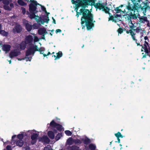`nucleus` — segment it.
Wrapping results in <instances>:
<instances>
[{
    "label": "nucleus",
    "mask_w": 150,
    "mask_h": 150,
    "mask_svg": "<svg viewBox=\"0 0 150 150\" xmlns=\"http://www.w3.org/2000/svg\"><path fill=\"white\" fill-rule=\"evenodd\" d=\"M89 148L91 150H95L96 148V146L93 144H89Z\"/></svg>",
    "instance_id": "nucleus-34"
},
{
    "label": "nucleus",
    "mask_w": 150,
    "mask_h": 150,
    "mask_svg": "<svg viewBox=\"0 0 150 150\" xmlns=\"http://www.w3.org/2000/svg\"><path fill=\"white\" fill-rule=\"evenodd\" d=\"M0 34H1L2 35L4 36H7L8 33V32L5 31L4 30H1L0 32Z\"/></svg>",
    "instance_id": "nucleus-28"
},
{
    "label": "nucleus",
    "mask_w": 150,
    "mask_h": 150,
    "mask_svg": "<svg viewBox=\"0 0 150 150\" xmlns=\"http://www.w3.org/2000/svg\"><path fill=\"white\" fill-rule=\"evenodd\" d=\"M22 30V28L21 25L18 24H16L13 30L14 33L16 32L17 33H20Z\"/></svg>",
    "instance_id": "nucleus-12"
},
{
    "label": "nucleus",
    "mask_w": 150,
    "mask_h": 150,
    "mask_svg": "<svg viewBox=\"0 0 150 150\" xmlns=\"http://www.w3.org/2000/svg\"><path fill=\"white\" fill-rule=\"evenodd\" d=\"M93 19V15L90 11L85 20L83 22H82V23H85L87 30H90L94 26V24L93 23L95 22V21Z\"/></svg>",
    "instance_id": "nucleus-5"
},
{
    "label": "nucleus",
    "mask_w": 150,
    "mask_h": 150,
    "mask_svg": "<svg viewBox=\"0 0 150 150\" xmlns=\"http://www.w3.org/2000/svg\"><path fill=\"white\" fill-rule=\"evenodd\" d=\"M62 136V134L61 133H59L55 137V139L56 141H58L59 139Z\"/></svg>",
    "instance_id": "nucleus-33"
},
{
    "label": "nucleus",
    "mask_w": 150,
    "mask_h": 150,
    "mask_svg": "<svg viewBox=\"0 0 150 150\" xmlns=\"http://www.w3.org/2000/svg\"><path fill=\"white\" fill-rule=\"evenodd\" d=\"M144 39L145 40H146L148 39V37L147 36H145L144 37Z\"/></svg>",
    "instance_id": "nucleus-62"
},
{
    "label": "nucleus",
    "mask_w": 150,
    "mask_h": 150,
    "mask_svg": "<svg viewBox=\"0 0 150 150\" xmlns=\"http://www.w3.org/2000/svg\"><path fill=\"white\" fill-rule=\"evenodd\" d=\"M76 12L79 15H82V16L81 19V21H82L81 23H82V22H83V21L85 20L90 11L89 9L83 8L79 10V12H78L77 10H76Z\"/></svg>",
    "instance_id": "nucleus-7"
},
{
    "label": "nucleus",
    "mask_w": 150,
    "mask_h": 150,
    "mask_svg": "<svg viewBox=\"0 0 150 150\" xmlns=\"http://www.w3.org/2000/svg\"><path fill=\"white\" fill-rule=\"evenodd\" d=\"M34 41L35 42L39 41V39L37 36H34Z\"/></svg>",
    "instance_id": "nucleus-47"
},
{
    "label": "nucleus",
    "mask_w": 150,
    "mask_h": 150,
    "mask_svg": "<svg viewBox=\"0 0 150 150\" xmlns=\"http://www.w3.org/2000/svg\"><path fill=\"white\" fill-rule=\"evenodd\" d=\"M33 40V36L30 35H27L24 41L28 45L30 44H33L32 43Z\"/></svg>",
    "instance_id": "nucleus-10"
},
{
    "label": "nucleus",
    "mask_w": 150,
    "mask_h": 150,
    "mask_svg": "<svg viewBox=\"0 0 150 150\" xmlns=\"http://www.w3.org/2000/svg\"><path fill=\"white\" fill-rule=\"evenodd\" d=\"M21 54V52L19 51H17L16 50H11L9 54V56L10 58H13L14 57L17 56Z\"/></svg>",
    "instance_id": "nucleus-11"
},
{
    "label": "nucleus",
    "mask_w": 150,
    "mask_h": 150,
    "mask_svg": "<svg viewBox=\"0 0 150 150\" xmlns=\"http://www.w3.org/2000/svg\"><path fill=\"white\" fill-rule=\"evenodd\" d=\"M62 32L61 30L60 29H57L56 30V32L57 33H60Z\"/></svg>",
    "instance_id": "nucleus-53"
},
{
    "label": "nucleus",
    "mask_w": 150,
    "mask_h": 150,
    "mask_svg": "<svg viewBox=\"0 0 150 150\" xmlns=\"http://www.w3.org/2000/svg\"><path fill=\"white\" fill-rule=\"evenodd\" d=\"M11 46L9 45L4 44L2 46V50L6 52H9L10 50Z\"/></svg>",
    "instance_id": "nucleus-13"
},
{
    "label": "nucleus",
    "mask_w": 150,
    "mask_h": 150,
    "mask_svg": "<svg viewBox=\"0 0 150 150\" xmlns=\"http://www.w3.org/2000/svg\"><path fill=\"white\" fill-rule=\"evenodd\" d=\"M115 136L117 138H123V136L121 134L120 132H118L117 133L115 134Z\"/></svg>",
    "instance_id": "nucleus-35"
},
{
    "label": "nucleus",
    "mask_w": 150,
    "mask_h": 150,
    "mask_svg": "<svg viewBox=\"0 0 150 150\" xmlns=\"http://www.w3.org/2000/svg\"><path fill=\"white\" fill-rule=\"evenodd\" d=\"M124 11V13L126 14L129 13H130V11H126L125 9H124V10L123 11Z\"/></svg>",
    "instance_id": "nucleus-55"
},
{
    "label": "nucleus",
    "mask_w": 150,
    "mask_h": 150,
    "mask_svg": "<svg viewBox=\"0 0 150 150\" xmlns=\"http://www.w3.org/2000/svg\"><path fill=\"white\" fill-rule=\"evenodd\" d=\"M117 13H114L113 14L115 18H117L119 17H121V16L120 14H117Z\"/></svg>",
    "instance_id": "nucleus-42"
},
{
    "label": "nucleus",
    "mask_w": 150,
    "mask_h": 150,
    "mask_svg": "<svg viewBox=\"0 0 150 150\" xmlns=\"http://www.w3.org/2000/svg\"><path fill=\"white\" fill-rule=\"evenodd\" d=\"M44 48L40 47V48H38V50H37V51H38L40 52V54H43V53H44Z\"/></svg>",
    "instance_id": "nucleus-32"
},
{
    "label": "nucleus",
    "mask_w": 150,
    "mask_h": 150,
    "mask_svg": "<svg viewBox=\"0 0 150 150\" xmlns=\"http://www.w3.org/2000/svg\"><path fill=\"white\" fill-rule=\"evenodd\" d=\"M10 6L11 8H13L14 7V4L13 3H11L10 4Z\"/></svg>",
    "instance_id": "nucleus-57"
},
{
    "label": "nucleus",
    "mask_w": 150,
    "mask_h": 150,
    "mask_svg": "<svg viewBox=\"0 0 150 150\" xmlns=\"http://www.w3.org/2000/svg\"><path fill=\"white\" fill-rule=\"evenodd\" d=\"M139 22L141 23L143 22H146L147 21V18L146 17L142 16L139 18Z\"/></svg>",
    "instance_id": "nucleus-24"
},
{
    "label": "nucleus",
    "mask_w": 150,
    "mask_h": 150,
    "mask_svg": "<svg viewBox=\"0 0 150 150\" xmlns=\"http://www.w3.org/2000/svg\"><path fill=\"white\" fill-rule=\"evenodd\" d=\"M117 138V142L119 143H120V139L119 138Z\"/></svg>",
    "instance_id": "nucleus-61"
},
{
    "label": "nucleus",
    "mask_w": 150,
    "mask_h": 150,
    "mask_svg": "<svg viewBox=\"0 0 150 150\" xmlns=\"http://www.w3.org/2000/svg\"><path fill=\"white\" fill-rule=\"evenodd\" d=\"M21 9H22V13L24 15L26 13V10L25 8L23 7H21Z\"/></svg>",
    "instance_id": "nucleus-44"
},
{
    "label": "nucleus",
    "mask_w": 150,
    "mask_h": 150,
    "mask_svg": "<svg viewBox=\"0 0 150 150\" xmlns=\"http://www.w3.org/2000/svg\"><path fill=\"white\" fill-rule=\"evenodd\" d=\"M16 144L17 146L22 147L23 144V142L22 140L19 139L16 142Z\"/></svg>",
    "instance_id": "nucleus-22"
},
{
    "label": "nucleus",
    "mask_w": 150,
    "mask_h": 150,
    "mask_svg": "<svg viewBox=\"0 0 150 150\" xmlns=\"http://www.w3.org/2000/svg\"><path fill=\"white\" fill-rule=\"evenodd\" d=\"M26 57V58L28 59V60L29 61H31V59H32V57Z\"/></svg>",
    "instance_id": "nucleus-56"
},
{
    "label": "nucleus",
    "mask_w": 150,
    "mask_h": 150,
    "mask_svg": "<svg viewBox=\"0 0 150 150\" xmlns=\"http://www.w3.org/2000/svg\"><path fill=\"white\" fill-rule=\"evenodd\" d=\"M135 31H136L137 33H139V32L140 31L142 30V29L140 28V27H137L136 28L134 29Z\"/></svg>",
    "instance_id": "nucleus-41"
},
{
    "label": "nucleus",
    "mask_w": 150,
    "mask_h": 150,
    "mask_svg": "<svg viewBox=\"0 0 150 150\" xmlns=\"http://www.w3.org/2000/svg\"><path fill=\"white\" fill-rule=\"evenodd\" d=\"M81 22H82V21H81V26L82 27V28L83 29L84 28H85V25H83V24H84V23H82Z\"/></svg>",
    "instance_id": "nucleus-51"
},
{
    "label": "nucleus",
    "mask_w": 150,
    "mask_h": 150,
    "mask_svg": "<svg viewBox=\"0 0 150 150\" xmlns=\"http://www.w3.org/2000/svg\"><path fill=\"white\" fill-rule=\"evenodd\" d=\"M82 140L83 141V144L86 145H88L91 142V139L87 137H85L84 139H82Z\"/></svg>",
    "instance_id": "nucleus-17"
},
{
    "label": "nucleus",
    "mask_w": 150,
    "mask_h": 150,
    "mask_svg": "<svg viewBox=\"0 0 150 150\" xmlns=\"http://www.w3.org/2000/svg\"><path fill=\"white\" fill-rule=\"evenodd\" d=\"M18 3L19 5L21 6H24L27 5V3L24 2L22 0H18Z\"/></svg>",
    "instance_id": "nucleus-29"
},
{
    "label": "nucleus",
    "mask_w": 150,
    "mask_h": 150,
    "mask_svg": "<svg viewBox=\"0 0 150 150\" xmlns=\"http://www.w3.org/2000/svg\"><path fill=\"white\" fill-rule=\"evenodd\" d=\"M53 132H54V133H57V130H56V129H54V130H53Z\"/></svg>",
    "instance_id": "nucleus-60"
},
{
    "label": "nucleus",
    "mask_w": 150,
    "mask_h": 150,
    "mask_svg": "<svg viewBox=\"0 0 150 150\" xmlns=\"http://www.w3.org/2000/svg\"><path fill=\"white\" fill-rule=\"evenodd\" d=\"M144 42H145L144 44H146V45H147L148 46V45H149V43L147 42L146 41H145Z\"/></svg>",
    "instance_id": "nucleus-58"
},
{
    "label": "nucleus",
    "mask_w": 150,
    "mask_h": 150,
    "mask_svg": "<svg viewBox=\"0 0 150 150\" xmlns=\"http://www.w3.org/2000/svg\"><path fill=\"white\" fill-rule=\"evenodd\" d=\"M82 143L81 141L79 139H74V143L75 144H81Z\"/></svg>",
    "instance_id": "nucleus-38"
},
{
    "label": "nucleus",
    "mask_w": 150,
    "mask_h": 150,
    "mask_svg": "<svg viewBox=\"0 0 150 150\" xmlns=\"http://www.w3.org/2000/svg\"><path fill=\"white\" fill-rule=\"evenodd\" d=\"M45 29V28H40L38 30V34L40 35L44 34V33Z\"/></svg>",
    "instance_id": "nucleus-23"
},
{
    "label": "nucleus",
    "mask_w": 150,
    "mask_h": 150,
    "mask_svg": "<svg viewBox=\"0 0 150 150\" xmlns=\"http://www.w3.org/2000/svg\"><path fill=\"white\" fill-rule=\"evenodd\" d=\"M114 10L116 11V13H119L121 12L122 10L119 7H117L115 8Z\"/></svg>",
    "instance_id": "nucleus-37"
},
{
    "label": "nucleus",
    "mask_w": 150,
    "mask_h": 150,
    "mask_svg": "<svg viewBox=\"0 0 150 150\" xmlns=\"http://www.w3.org/2000/svg\"><path fill=\"white\" fill-rule=\"evenodd\" d=\"M57 57L55 58L54 60H55L57 59H59L62 56V53L61 51H59L56 53Z\"/></svg>",
    "instance_id": "nucleus-26"
},
{
    "label": "nucleus",
    "mask_w": 150,
    "mask_h": 150,
    "mask_svg": "<svg viewBox=\"0 0 150 150\" xmlns=\"http://www.w3.org/2000/svg\"><path fill=\"white\" fill-rule=\"evenodd\" d=\"M131 1L133 3V4L128 2V5L126 6V8L130 11L129 14L131 15L132 18L137 19V17L135 14V12L136 11L138 12L140 8L143 11L144 16H146L147 9L150 8L148 3L147 2H144L143 0H138L135 2L136 0Z\"/></svg>",
    "instance_id": "nucleus-1"
},
{
    "label": "nucleus",
    "mask_w": 150,
    "mask_h": 150,
    "mask_svg": "<svg viewBox=\"0 0 150 150\" xmlns=\"http://www.w3.org/2000/svg\"><path fill=\"white\" fill-rule=\"evenodd\" d=\"M29 47L25 52V56L28 57L29 55H32L33 56L35 52L38 50V46L34 44H30Z\"/></svg>",
    "instance_id": "nucleus-6"
},
{
    "label": "nucleus",
    "mask_w": 150,
    "mask_h": 150,
    "mask_svg": "<svg viewBox=\"0 0 150 150\" xmlns=\"http://www.w3.org/2000/svg\"><path fill=\"white\" fill-rule=\"evenodd\" d=\"M4 8L7 11H10L11 10V9L8 6V5H4L3 6Z\"/></svg>",
    "instance_id": "nucleus-36"
},
{
    "label": "nucleus",
    "mask_w": 150,
    "mask_h": 150,
    "mask_svg": "<svg viewBox=\"0 0 150 150\" xmlns=\"http://www.w3.org/2000/svg\"><path fill=\"white\" fill-rule=\"evenodd\" d=\"M24 59H25V58H18V60H20V61L22 60H24Z\"/></svg>",
    "instance_id": "nucleus-63"
},
{
    "label": "nucleus",
    "mask_w": 150,
    "mask_h": 150,
    "mask_svg": "<svg viewBox=\"0 0 150 150\" xmlns=\"http://www.w3.org/2000/svg\"><path fill=\"white\" fill-rule=\"evenodd\" d=\"M72 4L76 5L75 10H77L78 8L81 7L82 8H85L87 6L90 5L93 2V0H71Z\"/></svg>",
    "instance_id": "nucleus-4"
},
{
    "label": "nucleus",
    "mask_w": 150,
    "mask_h": 150,
    "mask_svg": "<svg viewBox=\"0 0 150 150\" xmlns=\"http://www.w3.org/2000/svg\"><path fill=\"white\" fill-rule=\"evenodd\" d=\"M124 29L123 28H119L117 30V32L119 34H121L123 32Z\"/></svg>",
    "instance_id": "nucleus-40"
},
{
    "label": "nucleus",
    "mask_w": 150,
    "mask_h": 150,
    "mask_svg": "<svg viewBox=\"0 0 150 150\" xmlns=\"http://www.w3.org/2000/svg\"><path fill=\"white\" fill-rule=\"evenodd\" d=\"M38 136V134L37 133H33L31 136V139L33 140L36 142Z\"/></svg>",
    "instance_id": "nucleus-18"
},
{
    "label": "nucleus",
    "mask_w": 150,
    "mask_h": 150,
    "mask_svg": "<svg viewBox=\"0 0 150 150\" xmlns=\"http://www.w3.org/2000/svg\"><path fill=\"white\" fill-rule=\"evenodd\" d=\"M149 53L146 54V53H145V54H144V55H143L142 58H146V56H149Z\"/></svg>",
    "instance_id": "nucleus-50"
},
{
    "label": "nucleus",
    "mask_w": 150,
    "mask_h": 150,
    "mask_svg": "<svg viewBox=\"0 0 150 150\" xmlns=\"http://www.w3.org/2000/svg\"><path fill=\"white\" fill-rule=\"evenodd\" d=\"M57 124L56 123L54 120H52L50 123V125L52 127L55 128Z\"/></svg>",
    "instance_id": "nucleus-27"
},
{
    "label": "nucleus",
    "mask_w": 150,
    "mask_h": 150,
    "mask_svg": "<svg viewBox=\"0 0 150 150\" xmlns=\"http://www.w3.org/2000/svg\"><path fill=\"white\" fill-rule=\"evenodd\" d=\"M47 134L49 137L52 139H53L54 138V133L53 131H49L47 132Z\"/></svg>",
    "instance_id": "nucleus-20"
},
{
    "label": "nucleus",
    "mask_w": 150,
    "mask_h": 150,
    "mask_svg": "<svg viewBox=\"0 0 150 150\" xmlns=\"http://www.w3.org/2000/svg\"><path fill=\"white\" fill-rule=\"evenodd\" d=\"M31 3L29 5V11H27L26 14L29 15V17L31 19H36V15L38 11L37 10V7L38 5L41 6V5L38 3L36 1L34 0H30Z\"/></svg>",
    "instance_id": "nucleus-2"
},
{
    "label": "nucleus",
    "mask_w": 150,
    "mask_h": 150,
    "mask_svg": "<svg viewBox=\"0 0 150 150\" xmlns=\"http://www.w3.org/2000/svg\"><path fill=\"white\" fill-rule=\"evenodd\" d=\"M55 128H56L57 130L60 131H62L63 128L62 126L58 123Z\"/></svg>",
    "instance_id": "nucleus-31"
},
{
    "label": "nucleus",
    "mask_w": 150,
    "mask_h": 150,
    "mask_svg": "<svg viewBox=\"0 0 150 150\" xmlns=\"http://www.w3.org/2000/svg\"><path fill=\"white\" fill-rule=\"evenodd\" d=\"M53 23H54V24L56 23V21L54 19L53 20Z\"/></svg>",
    "instance_id": "nucleus-64"
},
{
    "label": "nucleus",
    "mask_w": 150,
    "mask_h": 150,
    "mask_svg": "<svg viewBox=\"0 0 150 150\" xmlns=\"http://www.w3.org/2000/svg\"><path fill=\"white\" fill-rule=\"evenodd\" d=\"M144 50L145 52V53H146V54L149 53V52H150L149 50L148 49V48L147 49Z\"/></svg>",
    "instance_id": "nucleus-52"
},
{
    "label": "nucleus",
    "mask_w": 150,
    "mask_h": 150,
    "mask_svg": "<svg viewBox=\"0 0 150 150\" xmlns=\"http://www.w3.org/2000/svg\"><path fill=\"white\" fill-rule=\"evenodd\" d=\"M42 35V37H41V39L43 40H45V35L44 34H43V35Z\"/></svg>",
    "instance_id": "nucleus-54"
},
{
    "label": "nucleus",
    "mask_w": 150,
    "mask_h": 150,
    "mask_svg": "<svg viewBox=\"0 0 150 150\" xmlns=\"http://www.w3.org/2000/svg\"><path fill=\"white\" fill-rule=\"evenodd\" d=\"M42 140V142L47 144H49L50 142V140L48 137L47 136H44L41 138Z\"/></svg>",
    "instance_id": "nucleus-16"
},
{
    "label": "nucleus",
    "mask_w": 150,
    "mask_h": 150,
    "mask_svg": "<svg viewBox=\"0 0 150 150\" xmlns=\"http://www.w3.org/2000/svg\"><path fill=\"white\" fill-rule=\"evenodd\" d=\"M131 24L132 25H129L130 29L129 30H126V33L127 34L130 33V35H131L133 40H134L137 42V40L135 38V37L136 33H134L133 31H135L134 29H135L134 28H136V26H135L132 23V24Z\"/></svg>",
    "instance_id": "nucleus-8"
},
{
    "label": "nucleus",
    "mask_w": 150,
    "mask_h": 150,
    "mask_svg": "<svg viewBox=\"0 0 150 150\" xmlns=\"http://www.w3.org/2000/svg\"><path fill=\"white\" fill-rule=\"evenodd\" d=\"M107 5V2L103 3H97L95 4L94 6L96 9H99V10L102 9V11L105 12V13L108 14L110 18H109L108 21H112V22H114L115 23L117 22L114 19V15L112 16L110 13L109 12V11L110 10V8H108Z\"/></svg>",
    "instance_id": "nucleus-3"
},
{
    "label": "nucleus",
    "mask_w": 150,
    "mask_h": 150,
    "mask_svg": "<svg viewBox=\"0 0 150 150\" xmlns=\"http://www.w3.org/2000/svg\"><path fill=\"white\" fill-rule=\"evenodd\" d=\"M27 44L24 41H22L20 44V47L21 50H24L26 46V45Z\"/></svg>",
    "instance_id": "nucleus-15"
},
{
    "label": "nucleus",
    "mask_w": 150,
    "mask_h": 150,
    "mask_svg": "<svg viewBox=\"0 0 150 150\" xmlns=\"http://www.w3.org/2000/svg\"><path fill=\"white\" fill-rule=\"evenodd\" d=\"M140 46L142 47V48L144 49V50L148 49L147 46V45H146V44H144V46L142 45H140Z\"/></svg>",
    "instance_id": "nucleus-46"
},
{
    "label": "nucleus",
    "mask_w": 150,
    "mask_h": 150,
    "mask_svg": "<svg viewBox=\"0 0 150 150\" xmlns=\"http://www.w3.org/2000/svg\"><path fill=\"white\" fill-rule=\"evenodd\" d=\"M79 148V147L75 145H73L68 146L67 148V150H78Z\"/></svg>",
    "instance_id": "nucleus-19"
},
{
    "label": "nucleus",
    "mask_w": 150,
    "mask_h": 150,
    "mask_svg": "<svg viewBox=\"0 0 150 150\" xmlns=\"http://www.w3.org/2000/svg\"><path fill=\"white\" fill-rule=\"evenodd\" d=\"M3 2L4 5H9V1L8 0H4Z\"/></svg>",
    "instance_id": "nucleus-43"
},
{
    "label": "nucleus",
    "mask_w": 150,
    "mask_h": 150,
    "mask_svg": "<svg viewBox=\"0 0 150 150\" xmlns=\"http://www.w3.org/2000/svg\"><path fill=\"white\" fill-rule=\"evenodd\" d=\"M24 135L23 134H18L16 137V135H13L12 137V141L14 142H15V140L14 139L15 138H18L19 139L22 140L23 138Z\"/></svg>",
    "instance_id": "nucleus-14"
},
{
    "label": "nucleus",
    "mask_w": 150,
    "mask_h": 150,
    "mask_svg": "<svg viewBox=\"0 0 150 150\" xmlns=\"http://www.w3.org/2000/svg\"><path fill=\"white\" fill-rule=\"evenodd\" d=\"M51 147H48V146H45L43 150H51Z\"/></svg>",
    "instance_id": "nucleus-49"
},
{
    "label": "nucleus",
    "mask_w": 150,
    "mask_h": 150,
    "mask_svg": "<svg viewBox=\"0 0 150 150\" xmlns=\"http://www.w3.org/2000/svg\"><path fill=\"white\" fill-rule=\"evenodd\" d=\"M65 134L67 136H71L72 134L71 132L69 130H67L65 131Z\"/></svg>",
    "instance_id": "nucleus-39"
},
{
    "label": "nucleus",
    "mask_w": 150,
    "mask_h": 150,
    "mask_svg": "<svg viewBox=\"0 0 150 150\" xmlns=\"http://www.w3.org/2000/svg\"><path fill=\"white\" fill-rule=\"evenodd\" d=\"M47 33V32L46 31V29H45V30L44 33V34L45 35Z\"/></svg>",
    "instance_id": "nucleus-59"
},
{
    "label": "nucleus",
    "mask_w": 150,
    "mask_h": 150,
    "mask_svg": "<svg viewBox=\"0 0 150 150\" xmlns=\"http://www.w3.org/2000/svg\"><path fill=\"white\" fill-rule=\"evenodd\" d=\"M36 17L38 18H39V19H37L36 18L35 19L37 21L40 22H41V24H43L45 22H46L47 23L50 20L48 16V15L44 16L43 17V18H42L41 17H39L38 15H36Z\"/></svg>",
    "instance_id": "nucleus-9"
},
{
    "label": "nucleus",
    "mask_w": 150,
    "mask_h": 150,
    "mask_svg": "<svg viewBox=\"0 0 150 150\" xmlns=\"http://www.w3.org/2000/svg\"><path fill=\"white\" fill-rule=\"evenodd\" d=\"M67 142L69 145H71L74 143V139L70 137L67 140Z\"/></svg>",
    "instance_id": "nucleus-25"
},
{
    "label": "nucleus",
    "mask_w": 150,
    "mask_h": 150,
    "mask_svg": "<svg viewBox=\"0 0 150 150\" xmlns=\"http://www.w3.org/2000/svg\"><path fill=\"white\" fill-rule=\"evenodd\" d=\"M6 149L7 150H11V146L10 145H7L6 147Z\"/></svg>",
    "instance_id": "nucleus-48"
},
{
    "label": "nucleus",
    "mask_w": 150,
    "mask_h": 150,
    "mask_svg": "<svg viewBox=\"0 0 150 150\" xmlns=\"http://www.w3.org/2000/svg\"><path fill=\"white\" fill-rule=\"evenodd\" d=\"M41 7V9L44 12H45V13H47V11H46V8L43 6H42L41 5L40 6Z\"/></svg>",
    "instance_id": "nucleus-45"
},
{
    "label": "nucleus",
    "mask_w": 150,
    "mask_h": 150,
    "mask_svg": "<svg viewBox=\"0 0 150 150\" xmlns=\"http://www.w3.org/2000/svg\"><path fill=\"white\" fill-rule=\"evenodd\" d=\"M126 16H127V20H128L129 23L131 22V23L132 24V22L131 21L132 18L131 15L129 14V13L126 14Z\"/></svg>",
    "instance_id": "nucleus-30"
},
{
    "label": "nucleus",
    "mask_w": 150,
    "mask_h": 150,
    "mask_svg": "<svg viewBox=\"0 0 150 150\" xmlns=\"http://www.w3.org/2000/svg\"><path fill=\"white\" fill-rule=\"evenodd\" d=\"M25 27L26 29L29 32L32 29V25L28 23H27L25 24Z\"/></svg>",
    "instance_id": "nucleus-21"
}]
</instances>
